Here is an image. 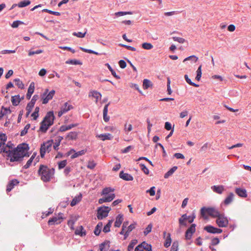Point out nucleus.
<instances>
[{"label":"nucleus","instance_id":"f8f14e48","mask_svg":"<svg viewBox=\"0 0 251 251\" xmlns=\"http://www.w3.org/2000/svg\"><path fill=\"white\" fill-rule=\"evenodd\" d=\"M72 108L73 106L69 104L68 102H66L61 108L60 111L58 112V116L60 117L63 114L67 112Z\"/></svg>","mask_w":251,"mask_h":251},{"label":"nucleus","instance_id":"c9c22d12","mask_svg":"<svg viewBox=\"0 0 251 251\" xmlns=\"http://www.w3.org/2000/svg\"><path fill=\"white\" fill-rule=\"evenodd\" d=\"M112 222V220H109L108 223L104 226L103 229V231L104 232L107 233L110 231V227L111 226Z\"/></svg>","mask_w":251,"mask_h":251},{"label":"nucleus","instance_id":"a18cd8bd","mask_svg":"<svg viewBox=\"0 0 251 251\" xmlns=\"http://www.w3.org/2000/svg\"><path fill=\"white\" fill-rule=\"evenodd\" d=\"M7 138L4 134H0V148L5 144Z\"/></svg>","mask_w":251,"mask_h":251},{"label":"nucleus","instance_id":"603ef678","mask_svg":"<svg viewBox=\"0 0 251 251\" xmlns=\"http://www.w3.org/2000/svg\"><path fill=\"white\" fill-rule=\"evenodd\" d=\"M178 248V242L175 241L172 246L170 251H177Z\"/></svg>","mask_w":251,"mask_h":251},{"label":"nucleus","instance_id":"58836bf2","mask_svg":"<svg viewBox=\"0 0 251 251\" xmlns=\"http://www.w3.org/2000/svg\"><path fill=\"white\" fill-rule=\"evenodd\" d=\"M137 240H132L131 242L129 243L128 246L127 251H133L134 246L137 244Z\"/></svg>","mask_w":251,"mask_h":251},{"label":"nucleus","instance_id":"412c9836","mask_svg":"<svg viewBox=\"0 0 251 251\" xmlns=\"http://www.w3.org/2000/svg\"><path fill=\"white\" fill-rule=\"evenodd\" d=\"M34 83L31 82L30 84V85L28 88L27 93L26 94V98L28 100H29L31 97V95L34 92Z\"/></svg>","mask_w":251,"mask_h":251},{"label":"nucleus","instance_id":"72a5a7b5","mask_svg":"<svg viewBox=\"0 0 251 251\" xmlns=\"http://www.w3.org/2000/svg\"><path fill=\"white\" fill-rule=\"evenodd\" d=\"M87 151L86 150H83L80 151H79L76 152H74V153L71 156L72 159L75 158L79 156L84 155Z\"/></svg>","mask_w":251,"mask_h":251},{"label":"nucleus","instance_id":"0e129e2a","mask_svg":"<svg viewBox=\"0 0 251 251\" xmlns=\"http://www.w3.org/2000/svg\"><path fill=\"white\" fill-rule=\"evenodd\" d=\"M132 12L130 11L128 12H118L115 13V15L118 16H121L126 15H131Z\"/></svg>","mask_w":251,"mask_h":251},{"label":"nucleus","instance_id":"c756f323","mask_svg":"<svg viewBox=\"0 0 251 251\" xmlns=\"http://www.w3.org/2000/svg\"><path fill=\"white\" fill-rule=\"evenodd\" d=\"M21 101V99L20 98L19 95H16L15 96H13L11 98V102L13 105L17 106L18 105Z\"/></svg>","mask_w":251,"mask_h":251},{"label":"nucleus","instance_id":"a211bd4d","mask_svg":"<svg viewBox=\"0 0 251 251\" xmlns=\"http://www.w3.org/2000/svg\"><path fill=\"white\" fill-rule=\"evenodd\" d=\"M235 191L236 194L240 197L246 198L247 197V191L245 189L237 188Z\"/></svg>","mask_w":251,"mask_h":251},{"label":"nucleus","instance_id":"f257e3e1","mask_svg":"<svg viewBox=\"0 0 251 251\" xmlns=\"http://www.w3.org/2000/svg\"><path fill=\"white\" fill-rule=\"evenodd\" d=\"M28 150V145L25 143L19 145L14 150L8 145L0 148V152L4 156H8L11 162L20 161L24 157L29 156Z\"/></svg>","mask_w":251,"mask_h":251},{"label":"nucleus","instance_id":"6e6552de","mask_svg":"<svg viewBox=\"0 0 251 251\" xmlns=\"http://www.w3.org/2000/svg\"><path fill=\"white\" fill-rule=\"evenodd\" d=\"M49 90L46 89L44 93L42 96V99L43 104L47 103L49 101L51 100L55 94V91L52 90L48 93Z\"/></svg>","mask_w":251,"mask_h":251},{"label":"nucleus","instance_id":"393cba45","mask_svg":"<svg viewBox=\"0 0 251 251\" xmlns=\"http://www.w3.org/2000/svg\"><path fill=\"white\" fill-rule=\"evenodd\" d=\"M75 234L76 235H80V236H84L86 235V231L84 229L83 226H81L76 229Z\"/></svg>","mask_w":251,"mask_h":251},{"label":"nucleus","instance_id":"e2e57ef3","mask_svg":"<svg viewBox=\"0 0 251 251\" xmlns=\"http://www.w3.org/2000/svg\"><path fill=\"white\" fill-rule=\"evenodd\" d=\"M42 11L46 12H48V13H49L50 14H53V15H56V16H60V13H59L58 12L53 11L49 10L48 9H43L42 10Z\"/></svg>","mask_w":251,"mask_h":251},{"label":"nucleus","instance_id":"f3484780","mask_svg":"<svg viewBox=\"0 0 251 251\" xmlns=\"http://www.w3.org/2000/svg\"><path fill=\"white\" fill-rule=\"evenodd\" d=\"M119 176L120 178L126 181H131L133 180V177L131 175L127 173H125L123 171L120 172Z\"/></svg>","mask_w":251,"mask_h":251},{"label":"nucleus","instance_id":"09e8293b","mask_svg":"<svg viewBox=\"0 0 251 251\" xmlns=\"http://www.w3.org/2000/svg\"><path fill=\"white\" fill-rule=\"evenodd\" d=\"M30 124H27L24 127V129L21 131L20 135L21 136L25 135L27 133L28 129L30 128Z\"/></svg>","mask_w":251,"mask_h":251},{"label":"nucleus","instance_id":"1a4fd4ad","mask_svg":"<svg viewBox=\"0 0 251 251\" xmlns=\"http://www.w3.org/2000/svg\"><path fill=\"white\" fill-rule=\"evenodd\" d=\"M54 120V116L52 111H50L47 113L43 121H45L46 124L47 126H51L53 124Z\"/></svg>","mask_w":251,"mask_h":251},{"label":"nucleus","instance_id":"de8ad7c7","mask_svg":"<svg viewBox=\"0 0 251 251\" xmlns=\"http://www.w3.org/2000/svg\"><path fill=\"white\" fill-rule=\"evenodd\" d=\"M15 82H16V85L21 89H24V84H23V82L20 80L19 78H16L14 79Z\"/></svg>","mask_w":251,"mask_h":251},{"label":"nucleus","instance_id":"20e7f679","mask_svg":"<svg viewBox=\"0 0 251 251\" xmlns=\"http://www.w3.org/2000/svg\"><path fill=\"white\" fill-rule=\"evenodd\" d=\"M52 143L53 140H49L41 145L40 152V156L42 158L44 157L46 152H49L51 151Z\"/></svg>","mask_w":251,"mask_h":251},{"label":"nucleus","instance_id":"473e14b6","mask_svg":"<svg viewBox=\"0 0 251 251\" xmlns=\"http://www.w3.org/2000/svg\"><path fill=\"white\" fill-rule=\"evenodd\" d=\"M177 167L176 166H174L172 168L164 175V178H167L170 176H172L173 173L177 170Z\"/></svg>","mask_w":251,"mask_h":251},{"label":"nucleus","instance_id":"a878e982","mask_svg":"<svg viewBox=\"0 0 251 251\" xmlns=\"http://www.w3.org/2000/svg\"><path fill=\"white\" fill-rule=\"evenodd\" d=\"M77 135V133L76 132H70L67 135L66 139L69 140H75L76 139Z\"/></svg>","mask_w":251,"mask_h":251},{"label":"nucleus","instance_id":"9b49d317","mask_svg":"<svg viewBox=\"0 0 251 251\" xmlns=\"http://www.w3.org/2000/svg\"><path fill=\"white\" fill-rule=\"evenodd\" d=\"M196 231V225L192 224L191 226L187 229L185 232V238L187 240H190L192 236V235Z\"/></svg>","mask_w":251,"mask_h":251},{"label":"nucleus","instance_id":"bf43d9fd","mask_svg":"<svg viewBox=\"0 0 251 251\" xmlns=\"http://www.w3.org/2000/svg\"><path fill=\"white\" fill-rule=\"evenodd\" d=\"M86 34V31H85L84 33H82L81 32H74L73 33V35L76 36L79 38H83L85 37V35Z\"/></svg>","mask_w":251,"mask_h":251},{"label":"nucleus","instance_id":"7ed1b4c3","mask_svg":"<svg viewBox=\"0 0 251 251\" xmlns=\"http://www.w3.org/2000/svg\"><path fill=\"white\" fill-rule=\"evenodd\" d=\"M206 214H207L208 215H209L213 218H217L220 215V214L221 213L217 209H216L214 208L202 207L201 209V215L205 219H206L207 217L206 216Z\"/></svg>","mask_w":251,"mask_h":251},{"label":"nucleus","instance_id":"423d86ee","mask_svg":"<svg viewBox=\"0 0 251 251\" xmlns=\"http://www.w3.org/2000/svg\"><path fill=\"white\" fill-rule=\"evenodd\" d=\"M216 224L220 227H225L227 226L228 225V220L224 214L221 213L220 215L217 218L216 221Z\"/></svg>","mask_w":251,"mask_h":251},{"label":"nucleus","instance_id":"f704fd0d","mask_svg":"<svg viewBox=\"0 0 251 251\" xmlns=\"http://www.w3.org/2000/svg\"><path fill=\"white\" fill-rule=\"evenodd\" d=\"M233 197L234 194L232 193H230L225 199L224 201V203L226 205L230 204L232 202L233 199Z\"/></svg>","mask_w":251,"mask_h":251},{"label":"nucleus","instance_id":"0eeeda50","mask_svg":"<svg viewBox=\"0 0 251 251\" xmlns=\"http://www.w3.org/2000/svg\"><path fill=\"white\" fill-rule=\"evenodd\" d=\"M63 215V213H59L57 215L50 219L48 222V225L52 226L60 224L64 219Z\"/></svg>","mask_w":251,"mask_h":251},{"label":"nucleus","instance_id":"7c9ffc66","mask_svg":"<svg viewBox=\"0 0 251 251\" xmlns=\"http://www.w3.org/2000/svg\"><path fill=\"white\" fill-rule=\"evenodd\" d=\"M97 137L103 141L105 140H111L113 137L110 133L100 134L98 135Z\"/></svg>","mask_w":251,"mask_h":251},{"label":"nucleus","instance_id":"cd10ccee","mask_svg":"<svg viewBox=\"0 0 251 251\" xmlns=\"http://www.w3.org/2000/svg\"><path fill=\"white\" fill-rule=\"evenodd\" d=\"M136 227V224H131L127 227V230L125 232L124 239H126L129 235V233L132 231Z\"/></svg>","mask_w":251,"mask_h":251},{"label":"nucleus","instance_id":"49530a36","mask_svg":"<svg viewBox=\"0 0 251 251\" xmlns=\"http://www.w3.org/2000/svg\"><path fill=\"white\" fill-rule=\"evenodd\" d=\"M114 190V189H112L110 187L105 188L102 190L101 194L104 195H107L109 194L110 192H113Z\"/></svg>","mask_w":251,"mask_h":251},{"label":"nucleus","instance_id":"8fccbe9b","mask_svg":"<svg viewBox=\"0 0 251 251\" xmlns=\"http://www.w3.org/2000/svg\"><path fill=\"white\" fill-rule=\"evenodd\" d=\"M39 112V107H36L35 109L34 112L31 114V116L33 118L34 120H36L38 118L39 115L38 113Z\"/></svg>","mask_w":251,"mask_h":251},{"label":"nucleus","instance_id":"69168bd1","mask_svg":"<svg viewBox=\"0 0 251 251\" xmlns=\"http://www.w3.org/2000/svg\"><path fill=\"white\" fill-rule=\"evenodd\" d=\"M152 229V225L149 224L148 226L146 228L145 231H144V233L145 235H147L149 234L151 230Z\"/></svg>","mask_w":251,"mask_h":251},{"label":"nucleus","instance_id":"79ce46f5","mask_svg":"<svg viewBox=\"0 0 251 251\" xmlns=\"http://www.w3.org/2000/svg\"><path fill=\"white\" fill-rule=\"evenodd\" d=\"M30 3V1L29 0H25L24 1H20L18 4V6L19 7H24L29 5Z\"/></svg>","mask_w":251,"mask_h":251},{"label":"nucleus","instance_id":"6ab92c4d","mask_svg":"<svg viewBox=\"0 0 251 251\" xmlns=\"http://www.w3.org/2000/svg\"><path fill=\"white\" fill-rule=\"evenodd\" d=\"M109 104H110V102L106 104L104 106L103 110V120L105 122H108L110 119V117L109 116H108V115H107L108 107V106L109 105Z\"/></svg>","mask_w":251,"mask_h":251},{"label":"nucleus","instance_id":"4be33fe9","mask_svg":"<svg viewBox=\"0 0 251 251\" xmlns=\"http://www.w3.org/2000/svg\"><path fill=\"white\" fill-rule=\"evenodd\" d=\"M19 182L17 179H13L9 182L7 186L6 191L9 192L14 188V186L18 184Z\"/></svg>","mask_w":251,"mask_h":251},{"label":"nucleus","instance_id":"2eb2a0df","mask_svg":"<svg viewBox=\"0 0 251 251\" xmlns=\"http://www.w3.org/2000/svg\"><path fill=\"white\" fill-rule=\"evenodd\" d=\"M204 229L211 233H221L222 232L221 229L212 226H206L204 227Z\"/></svg>","mask_w":251,"mask_h":251},{"label":"nucleus","instance_id":"2f4dec72","mask_svg":"<svg viewBox=\"0 0 251 251\" xmlns=\"http://www.w3.org/2000/svg\"><path fill=\"white\" fill-rule=\"evenodd\" d=\"M102 222H99L97 225L96 226L95 230H94V234L98 236L99 235V234L100 233L101 228L102 227Z\"/></svg>","mask_w":251,"mask_h":251},{"label":"nucleus","instance_id":"4c0bfd02","mask_svg":"<svg viewBox=\"0 0 251 251\" xmlns=\"http://www.w3.org/2000/svg\"><path fill=\"white\" fill-rule=\"evenodd\" d=\"M201 68L202 65H201L196 71L197 75L196 76V79L198 81H200L201 76Z\"/></svg>","mask_w":251,"mask_h":251},{"label":"nucleus","instance_id":"bb28decb","mask_svg":"<svg viewBox=\"0 0 251 251\" xmlns=\"http://www.w3.org/2000/svg\"><path fill=\"white\" fill-rule=\"evenodd\" d=\"M50 126H47V124H46L45 121H42L41 123V126L39 128V131L45 133Z\"/></svg>","mask_w":251,"mask_h":251},{"label":"nucleus","instance_id":"c03bdc74","mask_svg":"<svg viewBox=\"0 0 251 251\" xmlns=\"http://www.w3.org/2000/svg\"><path fill=\"white\" fill-rule=\"evenodd\" d=\"M171 242L172 240L171 238V235L169 233L166 237V239L164 243V246L166 248L169 247L171 245Z\"/></svg>","mask_w":251,"mask_h":251},{"label":"nucleus","instance_id":"dca6fc26","mask_svg":"<svg viewBox=\"0 0 251 251\" xmlns=\"http://www.w3.org/2000/svg\"><path fill=\"white\" fill-rule=\"evenodd\" d=\"M115 197V195L113 193H111L107 196L100 198L99 200V203L102 204L104 202L111 201Z\"/></svg>","mask_w":251,"mask_h":251},{"label":"nucleus","instance_id":"5fc2aeb1","mask_svg":"<svg viewBox=\"0 0 251 251\" xmlns=\"http://www.w3.org/2000/svg\"><path fill=\"white\" fill-rule=\"evenodd\" d=\"M106 65L107 66L108 69L109 71L111 72L112 75L116 78H120V77L118 75H117L116 72L112 69V67L110 66V65L107 63L106 64Z\"/></svg>","mask_w":251,"mask_h":251},{"label":"nucleus","instance_id":"774afa93","mask_svg":"<svg viewBox=\"0 0 251 251\" xmlns=\"http://www.w3.org/2000/svg\"><path fill=\"white\" fill-rule=\"evenodd\" d=\"M146 192L148 193H149L151 196H153L155 195V187L153 186L151 187L149 190H148Z\"/></svg>","mask_w":251,"mask_h":251},{"label":"nucleus","instance_id":"680f3d73","mask_svg":"<svg viewBox=\"0 0 251 251\" xmlns=\"http://www.w3.org/2000/svg\"><path fill=\"white\" fill-rule=\"evenodd\" d=\"M42 52H43V50H38L36 51L29 50L28 52V55L31 56L34 54H38L41 53Z\"/></svg>","mask_w":251,"mask_h":251},{"label":"nucleus","instance_id":"9d476101","mask_svg":"<svg viewBox=\"0 0 251 251\" xmlns=\"http://www.w3.org/2000/svg\"><path fill=\"white\" fill-rule=\"evenodd\" d=\"M135 251H151V247L144 242L135 248Z\"/></svg>","mask_w":251,"mask_h":251},{"label":"nucleus","instance_id":"b1692460","mask_svg":"<svg viewBox=\"0 0 251 251\" xmlns=\"http://www.w3.org/2000/svg\"><path fill=\"white\" fill-rule=\"evenodd\" d=\"M78 124H71L68 126H62L60 127V131L61 132H64L67 130H70L73 127H75L78 126Z\"/></svg>","mask_w":251,"mask_h":251},{"label":"nucleus","instance_id":"aec40b11","mask_svg":"<svg viewBox=\"0 0 251 251\" xmlns=\"http://www.w3.org/2000/svg\"><path fill=\"white\" fill-rule=\"evenodd\" d=\"M212 190L215 193L221 194L224 191V187L223 185H214L211 187Z\"/></svg>","mask_w":251,"mask_h":251},{"label":"nucleus","instance_id":"864d4df0","mask_svg":"<svg viewBox=\"0 0 251 251\" xmlns=\"http://www.w3.org/2000/svg\"><path fill=\"white\" fill-rule=\"evenodd\" d=\"M67 162L66 160H62L59 162H58V169L61 170L64 168L67 165Z\"/></svg>","mask_w":251,"mask_h":251},{"label":"nucleus","instance_id":"e433bc0d","mask_svg":"<svg viewBox=\"0 0 251 251\" xmlns=\"http://www.w3.org/2000/svg\"><path fill=\"white\" fill-rule=\"evenodd\" d=\"M151 85V82L149 79H145L143 80V87L144 89H148Z\"/></svg>","mask_w":251,"mask_h":251},{"label":"nucleus","instance_id":"5701e85b","mask_svg":"<svg viewBox=\"0 0 251 251\" xmlns=\"http://www.w3.org/2000/svg\"><path fill=\"white\" fill-rule=\"evenodd\" d=\"M124 220L123 215L122 214H119L116 218V221L114 223V226L115 227H120Z\"/></svg>","mask_w":251,"mask_h":251},{"label":"nucleus","instance_id":"c85d7f7f","mask_svg":"<svg viewBox=\"0 0 251 251\" xmlns=\"http://www.w3.org/2000/svg\"><path fill=\"white\" fill-rule=\"evenodd\" d=\"M82 199V195L80 194L77 196L75 197L71 202V205L74 206L81 201Z\"/></svg>","mask_w":251,"mask_h":251},{"label":"nucleus","instance_id":"13d9d810","mask_svg":"<svg viewBox=\"0 0 251 251\" xmlns=\"http://www.w3.org/2000/svg\"><path fill=\"white\" fill-rule=\"evenodd\" d=\"M24 24V22L21 21H15L13 22L12 24L11 25V26L13 28H17L20 25H22Z\"/></svg>","mask_w":251,"mask_h":251},{"label":"nucleus","instance_id":"f03ea898","mask_svg":"<svg viewBox=\"0 0 251 251\" xmlns=\"http://www.w3.org/2000/svg\"><path fill=\"white\" fill-rule=\"evenodd\" d=\"M54 174V169H50L47 166L41 165L38 170V174L44 182L49 181Z\"/></svg>","mask_w":251,"mask_h":251},{"label":"nucleus","instance_id":"052dcab7","mask_svg":"<svg viewBox=\"0 0 251 251\" xmlns=\"http://www.w3.org/2000/svg\"><path fill=\"white\" fill-rule=\"evenodd\" d=\"M132 129V126L131 124L126 123L124 125V130L126 132H129Z\"/></svg>","mask_w":251,"mask_h":251},{"label":"nucleus","instance_id":"a19ab883","mask_svg":"<svg viewBox=\"0 0 251 251\" xmlns=\"http://www.w3.org/2000/svg\"><path fill=\"white\" fill-rule=\"evenodd\" d=\"M142 47L145 50H151L153 48V45L150 43L145 42L142 44Z\"/></svg>","mask_w":251,"mask_h":251},{"label":"nucleus","instance_id":"4468645a","mask_svg":"<svg viewBox=\"0 0 251 251\" xmlns=\"http://www.w3.org/2000/svg\"><path fill=\"white\" fill-rule=\"evenodd\" d=\"M88 96L89 98L93 97L95 99V102L97 103L98 100L101 99V94L97 91L96 90H91L89 92Z\"/></svg>","mask_w":251,"mask_h":251},{"label":"nucleus","instance_id":"4d7b16f0","mask_svg":"<svg viewBox=\"0 0 251 251\" xmlns=\"http://www.w3.org/2000/svg\"><path fill=\"white\" fill-rule=\"evenodd\" d=\"M140 166L141 167V169L146 175L149 174L150 171L144 164H140Z\"/></svg>","mask_w":251,"mask_h":251},{"label":"nucleus","instance_id":"37998d69","mask_svg":"<svg viewBox=\"0 0 251 251\" xmlns=\"http://www.w3.org/2000/svg\"><path fill=\"white\" fill-rule=\"evenodd\" d=\"M184 78L185 79L186 81L190 85L196 87H198L199 85L198 84H197L191 80V79L188 77V75H184Z\"/></svg>","mask_w":251,"mask_h":251},{"label":"nucleus","instance_id":"ea45409f","mask_svg":"<svg viewBox=\"0 0 251 251\" xmlns=\"http://www.w3.org/2000/svg\"><path fill=\"white\" fill-rule=\"evenodd\" d=\"M191 60L194 62H196L198 60V57L195 55H191L185 58L183 62H184L186 61Z\"/></svg>","mask_w":251,"mask_h":251},{"label":"nucleus","instance_id":"39448f33","mask_svg":"<svg viewBox=\"0 0 251 251\" xmlns=\"http://www.w3.org/2000/svg\"><path fill=\"white\" fill-rule=\"evenodd\" d=\"M111 208L108 206H101L98 209L97 218L99 220H102L108 216Z\"/></svg>","mask_w":251,"mask_h":251},{"label":"nucleus","instance_id":"6e6d98bb","mask_svg":"<svg viewBox=\"0 0 251 251\" xmlns=\"http://www.w3.org/2000/svg\"><path fill=\"white\" fill-rule=\"evenodd\" d=\"M80 49L81 50H82L83 51L87 52V53L95 54H96V55L99 54V53L98 52H96L95 51H93V50H91L86 49L83 48L82 47H80Z\"/></svg>","mask_w":251,"mask_h":251},{"label":"nucleus","instance_id":"ddd939ff","mask_svg":"<svg viewBox=\"0 0 251 251\" xmlns=\"http://www.w3.org/2000/svg\"><path fill=\"white\" fill-rule=\"evenodd\" d=\"M38 98V95H34L31 101L27 104L26 109L27 111V114H29L34 106L35 103Z\"/></svg>","mask_w":251,"mask_h":251},{"label":"nucleus","instance_id":"3c124183","mask_svg":"<svg viewBox=\"0 0 251 251\" xmlns=\"http://www.w3.org/2000/svg\"><path fill=\"white\" fill-rule=\"evenodd\" d=\"M96 166V163L94 160L89 161L87 167L90 169H93Z\"/></svg>","mask_w":251,"mask_h":251},{"label":"nucleus","instance_id":"338daca9","mask_svg":"<svg viewBox=\"0 0 251 251\" xmlns=\"http://www.w3.org/2000/svg\"><path fill=\"white\" fill-rule=\"evenodd\" d=\"M174 41L178 42L179 43H183L185 42V39L183 38L178 37H173Z\"/></svg>","mask_w":251,"mask_h":251}]
</instances>
